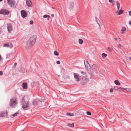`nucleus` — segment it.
<instances>
[{
	"label": "nucleus",
	"instance_id": "42",
	"mask_svg": "<svg viewBox=\"0 0 131 131\" xmlns=\"http://www.w3.org/2000/svg\"><path fill=\"white\" fill-rule=\"evenodd\" d=\"M2 74H3V72H2V71H0V76L2 75Z\"/></svg>",
	"mask_w": 131,
	"mask_h": 131
},
{
	"label": "nucleus",
	"instance_id": "47",
	"mask_svg": "<svg viewBox=\"0 0 131 131\" xmlns=\"http://www.w3.org/2000/svg\"><path fill=\"white\" fill-rule=\"evenodd\" d=\"M17 63L16 62H15L14 63V66H16L17 65Z\"/></svg>",
	"mask_w": 131,
	"mask_h": 131
},
{
	"label": "nucleus",
	"instance_id": "17",
	"mask_svg": "<svg viewBox=\"0 0 131 131\" xmlns=\"http://www.w3.org/2000/svg\"><path fill=\"white\" fill-rule=\"evenodd\" d=\"M73 2H71L70 4L69 8L70 9H72V8H73Z\"/></svg>",
	"mask_w": 131,
	"mask_h": 131
},
{
	"label": "nucleus",
	"instance_id": "33",
	"mask_svg": "<svg viewBox=\"0 0 131 131\" xmlns=\"http://www.w3.org/2000/svg\"><path fill=\"white\" fill-rule=\"evenodd\" d=\"M107 49L109 51H112L113 50L111 48L109 47H107Z\"/></svg>",
	"mask_w": 131,
	"mask_h": 131
},
{
	"label": "nucleus",
	"instance_id": "31",
	"mask_svg": "<svg viewBox=\"0 0 131 131\" xmlns=\"http://www.w3.org/2000/svg\"><path fill=\"white\" fill-rule=\"evenodd\" d=\"M9 45L8 44H5L3 45V47H8Z\"/></svg>",
	"mask_w": 131,
	"mask_h": 131
},
{
	"label": "nucleus",
	"instance_id": "52",
	"mask_svg": "<svg viewBox=\"0 0 131 131\" xmlns=\"http://www.w3.org/2000/svg\"><path fill=\"white\" fill-rule=\"evenodd\" d=\"M84 83H82V85H83L84 84Z\"/></svg>",
	"mask_w": 131,
	"mask_h": 131
},
{
	"label": "nucleus",
	"instance_id": "49",
	"mask_svg": "<svg viewBox=\"0 0 131 131\" xmlns=\"http://www.w3.org/2000/svg\"><path fill=\"white\" fill-rule=\"evenodd\" d=\"M114 40H117V39L116 38H114Z\"/></svg>",
	"mask_w": 131,
	"mask_h": 131
},
{
	"label": "nucleus",
	"instance_id": "30",
	"mask_svg": "<svg viewBox=\"0 0 131 131\" xmlns=\"http://www.w3.org/2000/svg\"><path fill=\"white\" fill-rule=\"evenodd\" d=\"M67 115H68L70 116H74V114H73L71 113H67Z\"/></svg>",
	"mask_w": 131,
	"mask_h": 131
},
{
	"label": "nucleus",
	"instance_id": "25",
	"mask_svg": "<svg viewBox=\"0 0 131 131\" xmlns=\"http://www.w3.org/2000/svg\"><path fill=\"white\" fill-rule=\"evenodd\" d=\"M102 57L103 58H105L107 57V55L105 53H103L102 54Z\"/></svg>",
	"mask_w": 131,
	"mask_h": 131
},
{
	"label": "nucleus",
	"instance_id": "22",
	"mask_svg": "<svg viewBox=\"0 0 131 131\" xmlns=\"http://www.w3.org/2000/svg\"><path fill=\"white\" fill-rule=\"evenodd\" d=\"M109 2L112 4V6H114L115 4V1L114 0H109Z\"/></svg>",
	"mask_w": 131,
	"mask_h": 131
},
{
	"label": "nucleus",
	"instance_id": "43",
	"mask_svg": "<svg viewBox=\"0 0 131 131\" xmlns=\"http://www.w3.org/2000/svg\"><path fill=\"white\" fill-rule=\"evenodd\" d=\"M129 15L130 16H131V11L129 12Z\"/></svg>",
	"mask_w": 131,
	"mask_h": 131
},
{
	"label": "nucleus",
	"instance_id": "23",
	"mask_svg": "<svg viewBox=\"0 0 131 131\" xmlns=\"http://www.w3.org/2000/svg\"><path fill=\"white\" fill-rule=\"evenodd\" d=\"M119 87L117 86H114L113 87V90L115 91H117L118 90Z\"/></svg>",
	"mask_w": 131,
	"mask_h": 131
},
{
	"label": "nucleus",
	"instance_id": "26",
	"mask_svg": "<svg viewBox=\"0 0 131 131\" xmlns=\"http://www.w3.org/2000/svg\"><path fill=\"white\" fill-rule=\"evenodd\" d=\"M32 103L33 105H35L37 104L38 102L37 101L34 100L32 102Z\"/></svg>",
	"mask_w": 131,
	"mask_h": 131
},
{
	"label": "nucleus",
	"instance_id": "34",
	"mask_svg": "<svg viewBox=\"0 0 131 131\" xmlns=\"http://www.w3.org/2000/svg\"><path fill=\"white\" fill-rule=\"evenodd\" d=\"M86 114L87 115H91V113L90 112H89V111L87 112Z\"/></svg>",
	"mask_w": 131,
	"mask_h": 131
},
{
	"label": "nucleus",
	"instance_id": "1",
	"mask_svg": "<svg viewBox=\"0 0 131 131\" xmlns=\"http://www.w3.org/2000/svg\"><path fill=\"white\" fill-rule=\"evenodd\" d=\"M36 39L32 36L26 42V48L28 50L30 49L35 44Z\"/></svg>",
	"mask_w": 131,
	"mask_h": 131
},
{
	"label": "nucleus",
	"instance_id": "5",
	"mask_svg": "<svg viewBox=\"0 0 131 131\" xmlns=\"http://www.w3.org/2000/svg\"><path fill=\"white\" fill-rule=\"evenodd\" d=\"M9 12L7 9H2L0 10V14H2L4 15L8 14Z\"/></svg>",
	"mask_w": 131,
	"mask_h": 131
},
{
	"label": "nucleus",
	"instance_id": "16",
	"mask_svg": "<svg viewBox=\"0 0 131 131\" xmlns=\"http://www.w3.org/2000/svg\"><path fill=\"white\" fill-rule=\"evenodd\" d=\"M123 10L121 8L120 10H119L118 12V13L117 14V15H120L122 14L123 12Z\"/></svg>",
	"mask_w": 131,
	"mask_h": 131
},
{
	"label": "nucleus",
	"instance_id": "40",
	"mask_svg": "<svg viewBox=\"0 0 131 131\" xmlns=\"http://www.w3.org/2000/svg\"><path fill=\"white\" fill-rule=\"evenodd\" d=\"M56 63L57 64H59L60 63V62L59 61H57L56 62Z\"/></svg>",
	"mask_w": 131,
	"mask_h": 131
},
{
	"label": "nucleus",
	"instance_id": "29",
	"mask_svg": "<svg viewBox=\"0 0 131 131\" xmlns=\"http://www.w3.org/2000/svg\"><path fill=\"white\" fill-rule=\"evenodd\" d=\"M81 74H82L83 75L85 76L86 74V73L83 71L81 72Z\"/></svg>",
	"mask_w": 131,
	"mask_h": 131
},
{
	"label": "nucleus",
	"instance_id": "36",
	"mask_svg": "<svg viewBox=\"0 0 131 131\" xmlns=\"http://www.w3.org/2000/svg\"><path fill=\"white\" fill-rule=\"evenodd\" d=\"M95 18L96 19V20L97 23L99 25V26H100V25L99 24L98 22V20L97 19V17H95Z\"/></svg>",
	"mask_w": 131,
	"mask_h": 131
},
{
	"label": "nucleus",
	"instance_id": "20",
	"mask_svg": "<svg viewBox=\"0 0 131 131\" xmlns=\"http://www.w3.org/2000/svg\"><path fill=\"white\" fill-rule=\"evenodd\" d=\"M43 17L44 18H48L47 20H48L49 19L50 16L49 15H45L43 16Z\"/></svg>",
	"mask_w": 131,
	"mask_h": 131
},
{
	"label": "nucleus",
	"instance_id": "27",
	"mask_svg": "<svg viewBox=\"0 0 131 131\" xmlns=\"http://www.w3.org/2000/svg\"><path fill=\"white\" fill-rule=\"evenodd\" d=\"M54 54L55 55L58 56L59 55V53L57 51H55L54 52Z\"/></svg>",
	"mask_w": 131,
	"mask_h": 131
},
{
	"label": "nucleus",
	"instance_id": "32",
	"mask_svg": "<svg viewBox=\"0 0 131 131\" xmlns=\"http://www.w3.org/2000/svg\"><path fill=\"white\" fill-rule=\"evenodd\" d=\"M18 113H16L15 114H14L12 115L14 117H15L17 115V114Z\"/></svg>",
	"mask_w": 131,
	"mask_h": 131
},
{
	"label": "nucleus",
	"instance_id": "14",
	"mask_svg": "<svg viewBox=\"0 0 131 131\" xmlns=\"http://www.w3.org/2000/svg\"><path fill=\"white\" fill-rule=\"evenodd\" d=\"M126 29L125 27H122L121 29L122 32L121 33L122 34H124L126 31Z\"/></svg>",
	"mask_w": 131,
	"mask_h": 131
},
{
	"label": "nucleus",
	"instance_id": "39",
	"mask_svg": "<svg viewBox=\"0 0 131 131\" xmlns=\"http://www.w3.org/2000/svg\"><path fill=\"white\" fill-rule=\"evenodd\" d=\"M118 47L121 48V45L120 44H118Z\"/></svg>",
	"mask_w": 131,
	"mask_h": 131
},
{
	"label": "nucleus",
	"instance_id": "28",
	"mask_svg": "<svg viewBox=\"0 0 131 131\" xmlns=\"http://www.w3.org/2000/svg\"><path fill=\"white\" fill-rule=\"evenodd\" d=\"M89 80L87 78H85L84 80V83H86L88 82L89 81Z\"/></svg>",
	"mask_w": 131,
	"mask_h": 131
},
{
	"label": "nucleus",
	"instance_id": "13",
	"mask_svg": "<svg viewBox=\"0 0 131 131\" xmlns=\"http://www.w3.org/2000/svg\"><path fill=\"white\" fill-rule=\"evenodd\" d=\"M116 4H117V7L118 9L117 11L116 12V13H118L119 10V8L120 7V4L119 2L117 1L116 2Z\"/></svg>",
	"mask_w": 131,
	"mask_h": 131
},
{
	"label": "nucleus",
	"instance_id": "19",
	"mask_svg": "<svg viewBox=\"0 0 131 131\" xmlns=\"http://www.w3.org/2000/svg\"><path fill=\"white\" fill-rule=\"evenodd\" d=\"M114 83L116 85H120L121 84L120 83L118 80L115 81Z\"/></svg>",
	"mask_w": 131,
	"mask_h": 131
},
{
	"label": "nucleus",
	"instance_id": "18",
	"mask_svg": "<svg viewBox=\"0 0 131 131\" xmlns=\"http://www.w3.org/2000/svg\"><path fill=\"white\" fill-rule=\"evenodd\" d=\"M125 89V88H122L119 87L118 90L120 92L122 91L124 92H125V89Z\"/></svg>",
	"mask_w": 131,
	"mask_h": 131
},
{
	"label": "nucleus",
	"instance_id": "45",
	"mask_svg": "<svg viewBox=\"0 0 131 131\" xmlns=\"http://www.w3.org/2000/svg\"><path fill=\"white\" fill-rule=\"evenodd\" d=\"M51 16L52 17H53L54 16V15L53 14H52L51 15Z\"/></svg>",
	"mask_w": 131,
	"mask_h": 131
},
{
	"label": "nucleus",
	"instance_id": "46",
	"mask_svg": "<svg viewBox=\"0 0 131 131\" xmlns=\"http://www.w3.org/2000/svg\"><path fill=\"white\" fill-rule=\"evenodd\" d=\"M129 24L130 25H131V21H129Z\"/></svg>",
	"mask_w": 131,
	"mask_h": 131
},
{
	"label": "nucleus",
	"instance_id": "37",
	"mask_svg": "<svg viewBox=\"0 0 131 131\" xmlns=\"http://www.w3.org/2000/svg\"><path fill=\"white\" fill-rule=\"evenodd\" d=\"M29 23L30 24H32L33 23V21L32 20H30L29 22Z\"/></svg>",
	"mask_w": 131,
	"mask_h": 131
},
{
	"label": "nucleus",
	"instance_id": "21",
	"mask_svg": "<svg viewBox=\"0 0 131 131\" xmlns=\"http://www.w3.org/2000/svg\"><path fill=\"white\" fill-rule=\"evenodd\" d=\"M68 126L71 127H74V124L73 123H72V124H68Z\"/></svg>",
	"mask_w": 131,
	"mask_h": 131
},
{
	"label": "nucleus",
	"instance_id": "11",
	"mask_svg": "<svg viewBox=\"0 0 131 131\" xmlns=\"http://www.w3.org/2000/svg\"><path fill=\"white\" fill-rule=\"evenodd\" d=\"M7 112H2L0 113V117H3L7 116Z\"/></svg>",
	"mask_w": 131,
	"mask_h": 131
},
{
	"label": "nucleus",
	"instance_id": "44",
	"mask_svg": "<svg viewBox=\"0 0 131 131\" xmlns=\"http://www.w3.org/2000/svg\"><path fill=\"white\" fill-rule=\"evenodd\" d=\"M95 65H93L92 66V70H94V68H92L93 67H95Z\"/></svg>",
	"mask_w": 131,
	"mask_h": 131
},
{
	"label": "nucleus",
	"instance_id": "6",
	"mask_svg": "<svg viewBox=\"0 0 131 131\" xmlns=\"http://www.w3.org/2000/svg\"><path fill=\"white\" fill-rule=\"evenodd\" d=\"M7 28L8 33H10L13 30L12 25L11 24L9 23L7 25Z\"/></svg>",
	"mask_w": 131,
	"mask_h": 131
},
{
	"label": "nucleus",
	"instance_id": "51",
	"mask_svg": "<svg viewBox=\"0 0 131 131\" xmlns=\"http://www.w3.org/2000/svg\"><path fill=\"white\" fill-rule=\"evenodd\" d=\"M119 38V39L121 40V38Z\"/></svg>",
	"mask_w": 131,
	"mask_h": 131
},
{
	"label": "nucleus",
	"instance_id": "35",
	"mask_svg": "<svg viewBox=\"0 0 131 131\" xmlns=\"http://www.w3.org/2000/svg\"><path fill=\"white\" fill-rule=\"evenodd\" d=\"M24 97H25V96H23L22 97V100H21V102H22L23 101V102L25 101H24Z\"/></svg>",
	"mask_w": 131,
	"mask_h": 131
},
{
	"label": "nucleus",
	"instance_id": "12",
	"mask_svg": "<svg viewBox=\"0 0 131 131\" xmlns=\"http://www.w3.org/2000/svg\"><path fill=\"white\" fill-rule=\"evenodd\" d=\"M22 86L23 88L24 89H26L27 87V83H23L22 85Z\"/></svg>",
	"mask_w": 131,
	"mask_h": 131
},
{
	"label": "nucleus",
	"instance_id": "53",
	"mask_svg": "<svg viewBox=\"0 0 131 131\" xmlns=\"http://www.w3.org/2000/svg\"><path fill=\"white\" fill-rule=\"evenodd\" d=\"M91 78V77L90 78Z\"/></svg>",
	"mask_w": 131,
	"mask_h": 131
},
{
	"label": "nucleus",
	"instance_id": "4",
	"mask_svg": "<svg viewBox=\"0 0 131 131\" xmlns=\"http://www.w3.org/2000/svg\"><path fill=\"white\" fill-rule=\"evenodd\" d=\"M7 3L8 5H10L11 7H14L16 2L13 0H7Z\"/></svg>",
	"mask_w": 131,
	"mask_h": 131
},
{
	"label": "nucleus",
	"instance_id": "3",
	"mask_svg": "<svg viewBox=\"0 0 131 131\" xmlns=\"http://www.w3.org/2000/svg\"><path fill=\"white\" fill-rule=\"evenodd\" d=\"M22 108L23 109L25 110L26 108H28L30 106L29 102L28 101L21 102Z\"/></svg>",
	"mask_w": 131,
	"mask_h": 131
},
{
	"label": "nucleus",
	"instance_id": "2",
	"mask_svg": "<svg viewBox=\"0 0 131 131\" xmlns=\"http://www.w3.org/2000/svg\"><path fill=\"white\" fill-rule=\"evenodd\" d=\"M17 102L15 98H13L10 99L9 105L10 107L12 108H14L17 105Z\"/></svg>",
	"mask_w": 131,
	"mask_h": 131
},
{
	"label": "nucleus",
	"instance_id": "54",
	"mask_svg": "<svg viewBox=\"0 0 131 131\" xmlns=\"http://www.w3.org/2000/svg\"><path fill=\"white\" fill-rule=\"evenodd\" d=\"M55 0H52L53 1H55Z\"/></svg>",
	"mask_w": 131,
	"mask_h": 131
},
{
	"label": "nucleus",
	"instance_id": "9",
	"mask_svg": "<svg viewBox=\"0 0 131 131\" xmlns=\"http://www.w3.org/2000/svg\"><path fill=\"white\" fill-rule=\"evenodd\" d=\"M26 4L28 7H29L31 6L32 3L30 0H26Z\"/></svg>",
	"mask_w": 131,
	"mask_h": 131
},
{
	"label": "nucleus",
	"instance_id": "7",
	"mask_svg": "<svg viewBox=\"0 0 131 131\" xmlns=\"http://www.w3.org/2000/svg\"><path fill=\"white\" fill-rule=\"evenodd\" d=\"M73 75L75 80L77 82H79L80 81V79L79 78V75L77 73H74Z\"/></svg>",
	"mask_w": 131,
	"mask_h": 131
},
{
	"label": "nucleus",
	"instance_id": "10",
	"mask_svg": "<svg viewBox=\"0 0 131 131\" xmlns=\"http://www.w3.org/2000/svg\"><path fill=\"white\" fill-rule=\"evenodd\" d=\"M84 64L85 65V67L86 69H87L88 68H89L90 67V64H89L88 62V61H86L85 63V60H84Z\"/></svg>",
	"mask_w": 131,
	"mask_h": 131
},
{
	"label": "nucleus",
	"instance_id": "41",
	"mask_svg": "<svg viewBox=\"0 0 131 131\" xmlns=\"http://www.w3.org/2000/svg\"><path fill=\"white\" fill-rule=\"evenodd\" d=\"M110 92L111 93H112L113 92V89H112L111 88L110 90Z\"/></svg>",
	"mask_w": 131,
	"mask_h": 131
},
{
	"label": "nucleus",
	"instance_id": "24",
	"mask_svg": "<svg viewBox=\"0 0 131 131\" xmlns=\"http://www.w3.org/2000/svg\"><path fill=\"white\" fill-rule=\"evenodd\" d=\"M83 40L81 39H80L79 40V44H82L83 43Z\"/></svg>",
	"mask_w": 131,
	"mask_h": 131
},
{
	"label": "nucleus",
	"instance_id": "38",
	"mask_svg": "<svg viewBox=\"0 0 131 131\" xmlns=\"http://www.w3.org/2000/svg\"><path fill=\"white\" fill-rule=\"evenodd\" d=\"M27 72V71L26 70H25V69H24V71H21V72L22 73H24L25 72Z\"/></svg>",
	"mask_w": 131,
	"mask_h": 131
},
{
	"label": "nucleus",
	"instance_id": "48",
	"mask_svg": "<svg viewBox=\"0 0 131 131\" xmlns=\"http://www.w3.org/2000/svg\"><path fill=\"white\" fill-rule=\"evenodd\" d=\"M1 33V28H0V34Z\"/></svg>",
	"mask_w": 131,
	"mask_h": 131
},
{
	"label": "nucleus",
	"instance_id": "8",
	"mask_svg": "<svg viewBox=\"0 0 131 131\" xmlns=\"http://www.w3.org/2000/svg\"><path fill=\"white\" fill-rule=\"evenodd\" d=\"M21 14L22 17L23 18H24L27 16V13L24 10H21Z\"/></svg>",
	"mask_w": 131,
	"mask_h": 131
},
{
	"label": "nucleus",
	"instance_id": "15",
	"mask_svg": "<svg viewBox=\"0 0 131 131\" xmlns=\"http://www.w3.org/2000/svg\"><path fill=\"white\" fill-rule=\"evenodd\" d=\"M125 92H131V89L130 88H125Z\"/></svg>",
	"mask_w": 131,
	"mask_h": 131
},
{
	"label": "nucleus",
	"instance_id": "50",
	"mask_svg": "<svg viewBox=\"0 0 131 131\" xmlns=\"http://www.w3.org/2000/svg\"><path fill=\"white\" fill-rule=\"evenodd\" d=\"M2 1V0H0V1L1 2Z\"/></svg>",
	"mask_w": 131,
	"mask_h": 131
}]
</instances>
